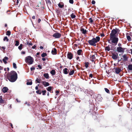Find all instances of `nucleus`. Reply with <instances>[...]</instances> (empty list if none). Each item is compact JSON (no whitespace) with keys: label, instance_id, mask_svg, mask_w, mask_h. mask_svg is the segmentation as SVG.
<instances>
[{"label":"nucleus","instance_id":"obj_15","mask_svg":"<svg viewBox=\"0 0 132 132\" xmlns=\"http://www.w3.org/2000/svg\"><path fill=\"white\" fill-rule=\"evenodd\" d=\"M96 99L98 101H101L102 99V98L101 96V95L98 94L97 95V96L96 98Z\"/></svg>","mask_w":132,"mask_h":132},{"label":"nucleus","instance_id":"obj_55","mask_svg":"<svg viewBox=\"0 0 132 132\" xmlns=\"http://www.w3.org/2000/svg\"><path fill=\"white\" fill-rule=\"evenodd\" d=\"M76 67L78 69H79L80 68H79V65L78 64H77L76 65Z\"/></svg>","mask_w":132,"mask_h":132},{"label":"nucleus","instance_id":"obj_60","mask_svg":"<svg viewBox=\"0 0 132 132\" xmlns=\"http://www.w3.org/2000/svg\"><path fill=\"white\" fill-rule=\"evenodd\" d=\"M10 125H11V127H12V128H13V125L11 123H10Z\"/></svg>","mask_w":132,"mask_h":132},{"label":"nucleus","instance_id":"obj_45","mask_svg":"<svg viewBox=\"0 0 132 132\" xmlns=\"http://www.w3.org/2000/svg\"><path fill=\"white\" fill-rule=\"evenodd\" d=\"M13 67L15 69H16L17 68L16 64L15 63H13Z\"/></svg>","mask_w":132,"mask_h":132},{"label":"nucleus","instance_id":"obj_23","mask_svg":"<svg viewBox=\"0 0 132 132\" xmlns=\"http://www.w3.org/2000/svg\"><path fill=\"white\" fill-rule=\"evenodd\" d=\"M27 44L28 45V46L29 47L33 45V44L31 43V42L29 41L27 42Z\"/></svg>","mask_w":132,"mask_h":132},{"label":"nucleus","instance_id":"obj_40","mask_svg":"<svg viewBox=\"0 0 132 132\" xmlns=\"http://www.w3.org/2000/svg\"><path fill=\"white\" fill-rule=\"evenodd\" d=\"M6 40V41L8 42L9 41V39L8 38L7 36H5L3 39V40L5 41Z\"/></svg>","mask_w":132,"mask_h":132},{"label":"nucleus","instance_id":"obj_22","mask_svg":"<svg viewBox=\"0 0 132 132\" xmlns=\"http://www.w3.org/2000/svg\"><path fill=\"white\" fill-rule=\"evenodd\" d=\"M58 6L61 8H62L64 7V5L62 2L59 3L58 4Z\"/></svg>","mask_w":132,"mask_h":132},{"label":"nucleus","instance_id":"obj_39","mask_svg":"<svg viewBox=\"0 0 132 132\" xmlns=\"http://www.w3.org/2000/svg\"><path fill=\"white\" fill-rule=\"evenodd\" d=\"M41 79H38L37 78L36 79V82H37L38 83H40V81H41Z\"/></svg>","mask_w":132,"mask_h":132},{"label":"nucleus","instance_id":"obj_58","mask_svg":"<svg viewBox=\"0 0 132 132\" xmlns=\"http://www.w3.org/2000/svg\"><path fill=\"white\" fill-rule=\"evenodd\" d=\"M3 68L1 67V66H0V70H2L3 69Z\"/></svg>","mask_w":132,"mask_h":132},{"label":"nucleus","instance_id":"obj_25","mask_svg":"<svg viewBox=\"0 0 132 132\" xmlns=\"http://www.w3.org/2000/svg\"><path fill=\"white\" fill-rule=\"evenodd\" d=\"M52 88H53V86H49L46 88V89L48 91L50 92Z\"/></svg>","mask_w":132,"mask_h":132},{"label":"nucleus","instance_id":"obj_20","mask_svg":"<svg viewBox=\"0 0 132 132\" xmlns=\"http://www.w3.org/2000/svg\"><path fill=\"white\" fill-rule=\"evenodd\" d=\"M8 90V89L7 87H4L2 89V91L4 93H5L7 92Z\"/></svg>","mask_w":132,"mask_h":132},{"label":"nucleus","instance_id":"obj_61","mask_svg":"<svg viewBox=\"0 0 132 132\" xmlns=\"http://www.w3.org/2000/svg\"><path fill=\"white\" fill-rule=\"evenodd\" d=\"M118 45L119 46V47H120L121 46V44L120 43H119L118 44Z\"/></svg>","mask_w":132,"mask_h":132},{"label":"nucleus","instance_id":"obj_11","mask_svg":"<svg viewBox=\"0 0 132 132\" xmlns=\"http://www.w3.org/2000/svg\"><path fill=\"white\" fill-rule=\"evenodd\" d=\"M121 71V69L119 68H116L115 69V73L117 74H119Z\"/></svg>","mask_w":132,"mask_h":132},{"label":"nucleus","instance_id":"obj_57","mask_svg":"<svg viewBox=\"0 0 132 132\" xmlns=\"http://www.w3.org/2000/svg\"><path fill=\"white\" fill-rule=\"evenodd\" d=\"M39 48L40 49H41L42 50H43L44 49L43 47L42 46H40Z\"/></svg>","mask_w":132,"mask_h":132},{"label":"nucleus","instance_id":"obj_42","mask_svg":"<svg viewBox=\"0 0 132 132\" xmlns=\"http://www.w3.org/2000/svg\"><path fill=\"white\" fill-rule=\"evenodd\" d=\"M36 93L39 94H41V91L39 90H37L36 91Z\"/></svg>","mask_w":132,"mask_h":132},{"label":"nucleus","instance_id":"obj_1","mask_svg":"<svg viewBox=\"0 0 132 132\" xmlns=\"http://www.w3.org/2000/svg\"><path fill=\"white\" fill-rule=\"evenodd\" d=\"M6 77L10 81L14 82L17 78V74L16 72L12 71L7 74Z\"/></svg>","mask_w":132,"mask_h":132},{"label":"nucleus","instance_id":"obj_36","mask_svg":"<svg viewBox=\"0 0 132 132\" xmlns=\"http://www.w3.org/2000/svg\"><path fill=\"white\" fill-rule=\"evenodd\" d=\"M127 38L129 41H130L131 40V38L129 36H127Z\"/></svg>","mask_w":132,"mask_h":132},{"label":"nucleus","instance_id":"obj_27","mask_svg":"<svg viewBox=\"0 0 132 132\" xmlns=\"http://www.w3.org/2000/svg\"><path fill=\"white\" fill-rule=\"evenodd\" d=\"M82 50H79L77 51V54L78 55H81V53H82Z\"/></svg>","mask_w":132,"mask_h":132},{"label":"nucleus","instance_id":"obj_24","mask_svg":"<svg viewBox=\"0 0 132 132\" xmlns=\"http://www.w3.org/2000/svg\"><path fill=\"white\" fill-rule=\"evenodd\" d=\"M127 70L128 71V70H132V64H130L128 65V68L127 69Z\"/></svg>","mask_w":132,"mask_h":132},{"label":"nucleus","instance_id":"obj_35","mask_svg":"<svg viewBox=\"0 0 132 132\" xmlns=\"http://www.w3.org/2000/svg\"><path fill=\"white\" fill-rule=\"evenodd\" d=\"M6 35L9 36L11 35V32L10 31H8L6 32Z\"/></svg>","mask_w":132,"mask_h":132},{"label":"nucleus","instance_id":"obj_32","mask_svg":"<svg viewBox=\"0 0 132 132\" xmlns=\"http://www.w3.org/2000/svg\"><path fill=\"white\" fill-rule=\"evenodd\" d=\"M70 16L71 18L72 19L75 18L76 17V15L73 13H72L71 14Z\"/></svg>","mask_w":132,"mask_h":132},{"label":"nucleus","instance_id":"obj_21","mask_svg":"<svg viewBox=\"0 0 132 132\" xmlns=\"http://www.w3.org/2000/svg\"><path fill=\"white\" fill-rule=\"evenodd\" d=\"M118 55V54L116 55V54H112V58L113 59H116L117 58V56Z\"/></svg>","mask_w":132,"mask_h":132},{"label":"nucleus","instance_id":"obj_46","mask_svg":"<svg viewBox=\"0 0 132 132\" xmlns=\"http://www.w3.org/2000/svg\"><path fill=\"white\" fill-rule=\"evenodd\" d=\"M41 65H40V64H39L38 65V67L39 68V69H41L42 68V66H41Z\"/></svg>","mask_w":132,"mask_h":132},{"label":"nucleus","instance_id":"obj_17","mask_svg":"<svg viewBox=\"0 0 132 132\" xmlns=\"http://www.w3.org/2000/svg\"><path fill=\"white\" fill-rule=\"evenodd\" d=\"M90 59H91V61L92 62H94L96 59L94 55H92V56L90 57Z\"/></svg>","mask_w":132,"mask_h":132},{"label":"nucleus","instance_id":"obj_9","mask_svg":"<svg viewBox=\"0 0 132 132\" xmlns=\"http://www.w3.org/2000/svg\"><path fill=\"white\" fill-rule=\"evenodd\" d=\"M110 50H113L112 48L111 45H109L107 46H106L105 48V50L106 51H109Z\"/></svg>","mask_w":132,"mask_h":132},{"label":"nucleus","instance_id":"obj_62","mask_svg":"<svg viewBox=\"0 0 132 132\" xmlns=\"http://www.w3.org/2000/svg\"><path fill=\"white\" fill-rule=\"evenodd\" d=\"M19 3V0H17L16 2V3L17 5H18V3Z\"/></svg>","mask_w":132,"mask_h":132},{"label":"nucleus","instance_id":"obj_50","mask_svg":"<svg viewBox=\"0 0 132 132\" xmlns=\"http://www.w3.org/2000/svg\"><path fill=\"white\" fill-rule=\"evenodd\" d=\"M1 48L2 49H3L4 50H5V47L4 46H2V47H1V46L0 47V48L1 49Z\"/></svg>","mask_w":132,"mask_h":132},{"label":"nucleus","instance_id":"obj_41","mask_svg":"<svg viewBox=\"0 0 132 132\" xmlns=\"http://www.w3.org/2000/svg\"><path fill=\"white\" fill-rule=\"evenodd\" d=\"M42 95H45V93H46V90H42Z\"/></svg>","mask_w":132,"mask_h":132},{"label":"nucleus","instance_id":"obj_8","mask_svg":"<svg viewBox=\"0 0 132 132\" xmlns=\"http://www.w3.org/2000/svg\"><path fill=\"white\" fill-rule=\"evenodd\" d=\"M47 5L48 8L52 7V3L50 0H45Z\"/></svg>","mask_w":132,"mask_h":132},{"label":"nucleus","instance_id":"obj_64","mask_svg":"<svg viewBox=\"0 0 132 132\" xmlns=\"http://www.w3.org/2000/svg\"><path fill=\"white\" fill-rule=\"evenodd\" d=\"M35 89L36 90H38V86H36L35 87Z\"/></svg>","mask_w":132,"mask_h":132},{"label":"nucleus","instance_id":"obj_16","mask_svg":"<svg viewBox=\"0 0 132 132\" xmlns=\"http://www.w3.org/2000/svg\"><path fill=\"white\" fill-rule=\"evenodd\" d=\"M51 53L53 55H56L57 54V50L56 48L53 49Z\"/></svg>","mask_w":132,"mask_h":132},{"label":"nucleus","instance_id":"obj_38","mask_svg":"<svg viewBox=\"0 0 132 132\" xmlns=\"http://www.w3.org/2000/svg\"><path fill=\"white\" fill-rule=\"evenodd\" d=\"M15 46H17L19 45V42L18 40H16L15 42Z\"/></svg>","mask_w":132,"mask_h":132},{"label":"nucleus","instance_id":"obj_7","mask_svg":"<svg viewBox=\"0 0 132 132\" xmlns=\"http://www.w3.org/2000/svg\"><path fill=\"white\" fill-rule=\"evenodd\" d=\"M125 49V48H122L121 47H118L117 48V52L123 53L124 52Z\"/></svg>","mask_w":132,"mask_h":132},{"label":"nucleus","instance_id":"obj_4","mask_svg":"<svg viewBox=\"0 0 132 132\" xmlns=\"http://www.w3.org/2000/svg\"><path fill=\"white\" fill-rule=\"evenodd\" d=\"M33 58L30 56H28L25 58V61L26 63L29 65L32 64L34 62Z\"/></svg>","mask_w":132,"mask_h":132},{"label":"nucleus","instance_id":"obj_29","mask_svg":"<svg viewBox=\"0 0 132 132\" xmlns=\"http://www.w3.org/2000/svg\"><path fill=\"white\" fill-rule=\"evenodd\" d=\"M30 80H28L26 84L27 85H31L32 84V82L31 80V81L30 82H29Z\"/></svg>","mask_w":132,"mask_h":132},{"label":"nucleus","instance_id":"obj_43","mask_svg":"<svg viewBox=\"0 0 132 132\" xmlns=\"http://www.w3.org/2000/svg\"><path fill=\"white\" fill-rule=\"evenodd\" d=\"M23 46L22 44H20V45L18 47V48L20 50H21L22 49V47Z\"/></svg>","mask_w":132,"mask_h":132},{"label":"nucleus","instance_id":"obj_47","mask_svg":"<svg viewBox=\"0 0 132 132\" xmlns=\"http://www.w3.org/2000/svg\"><path fill=\"white\" fill-rule=\"evenodd\" d=\"M69 2L70 3L72 4L73 3V0H69Z\"/></svg>","mask_w":132,"mask_h":132},{"label":"nucleus","instance_id":"obj_30","mask_svg":"<svg viewBox=\"0 0 132 132\" xmlns=\"http://www.w3.org/2000/svg\"><path fill=\"white\" fill-rule=\"evenodd\" d=\"M50 73L52 75H55L56 73V72L55 70H52L50 72Z\"/></svg>","mask_w":132,"mask_h":132},{"label":"nucleus","instance_id":"obj_59","mask_svg":"<svg viewBox=\"0 0 132 132\" xmlns=\"http://www.w3.org/2000/svg\"><path fill=\"white\" fill-rule=\"evenodd\" d=\"M32 18L33 19H34L35 18V16L34 15L32 17Z\"/></svg>","mask_w":132,"mask_h":132},{"label":"nucleus","instance_id":"obj_3","mask_svg":"<svg viewBox=\"0 0 132 132\" xmlns=\"http://www.w3.org/2000/svg\"><path fill=\"white\" fill-rule=\"evenodd\" d=\"M120 30L119 29L116 28L115 29H113L111 31L110 34V38L111 39L112 38L116 37V34L117 33L118 34L120 32Z\"/></svg>","mask_w":132,"mask_h":132},{"label":"nucleus","instance_id":"obj_37","mask_svg":"<svg viewBox=\"0 0 132 132\" xmlns=\"http://www.w3.org/2000/svg\"><path fill=\"white\" fill-rule=\"evenodd\" d=\"M47 54L46 53H43L41 55V56L42 57H44L46 56H47Z\"/></svg>","mask_w":132,"mask_h":132},{"label":"nucleus","instance_id":"obj_56","mask_svg":"<svg viewBox=\"0 0 132 132\" xmlns=\"http://www.w3.org/2000/svg\"><path fill=\"white\" fill-rule=\"evenodd\" d=\"M36 47V46L35 45H34L32 47V48L33 49H35Z\"/></svg>","mask_w":132,"mask_h":132},{"label":"nucleus","instance_id":"obj_33","mask_svg":"<svg viewBox=\"0 0 132 132\" xmlns=\"http://www.w3.org/2000/svg\"><path fill=\"white\" fill-rule=\"evenodd\" d=\"M74 73V71L73 70H72V71H70L69 73V75L71 76L73 75Z\"/></svg>","mask_w":132,"mask_h":132},{"label":"nucleus","instance_id":"obj_49","mask_svg":"<svg viewBox=\"0 0 132 132\" xmlns=\"http://www.w3.org/2000/svg\"><path fill=\"white\" fill-rule=\"evenodd\" d=\"M93 77V75L91 73L90 74L89 76V78L90 77L92 78ZM89 79H90L89 78Z\"/></svg>","mask_w":132,"mask_h":132},{"label":"nucleus","instance_id":"obj_12","mask_svg":"<svg viewBox=\"0 0 132 132\" xmlns=\"http://www.w3.org/2000/svg\"><path fill=\"white\" fill-rule=\"evenodd\" d=\"M41 83L45 87L49 86L50 85L49 83L48 82L44 81H42Z\"/></svg>","mask_w":132,"mask_h":132},{"label":"nucleus","instance_id":"obj_31","mask_svg":"<svg viewBox=\"0 0 132 132\" xmlns=\"http://www.w3.org/2000/svg\"><path fill=\"white\" fill-rule=\"evenodd\" d=\"M85 67L86 68H87L88 67L89 63L88 62H86L85 63Z\"/></svg>","mask_w":132,"mask_h":132},{"label":"nucleus","instance_id":"obj_18","mask_svg":"<svg viewBox=\"0 0 132 132\" xmlns=\"http://www.w3.org/2000/svg\"><path fill=\"white\" fill-rule=\"evenodd\" d=\"M80 31L82 32V34H86L87 32V31L86 29H85L83 28H82L80 29Z\"/></svg>","mask_w":132,"mask_h":132},{"label":"nucleus","instance_id":"obj_53","mask_svg":"<svg viewBox=\"0 0 132 132\" xmlns=\"http://www.w3.org/2000/svg\"><path fill=\"white\" fill-rule=\"evenodd\" d=\"M41 21V20L40 19V18H39L38 19V21H37L38 23H39Z\"/></svg>","mask_w":132,"mask_h":132},{"label":"nucleus","instance_id":"obj_2","mask_svg":"<svg viewBox=\"0 0 132 132\" xmlns=\"http://www.w3.org/2000/svg\"><path fill=\"white\" fill-rule=\"evenodd\" d=\"M100 40V37L96 36L95 38H93L91 40H89L88 42L90 45L95 46L96 45V43L99 42Z\"/></svg>","mask_w":132,"mask_h":132},{"label":"nucleus","instance_id":"obj_63","mask_svg":"<svg viewBox=\"0 0 132 132\" xmlns=\"http://www.w3.org/2000/svg\"><path fill=\"white\" fill-rule=\"evenodd\" d=\"M42 60L43 61H45L46 60V59L45 58H43L42 59Z\"/></svg>","mask_w":132,"mask_h":132},{"label":"nucleus","instance_id":"obj_6","mask_svg":"<svg viewBox=\"0 0 132 132\" xmlns=\"http://www.w3.org/2000/svg\"><path fill=\"white\" fill-rule=\"evenodd\" d=\"M61 36V34L58 32H56L54 34L53 36L56 38H60Z\"/></svg>","mask_w":132,"mask_h":132},{"label":"nucleus","instance_id":"obj_44","mask_svg":"<svg viewBox=\"0 0 132 132\" xmlns=\"http://www.w3.org/2000/svg\"><path fill=\"white\" fill-rule=\"evenodd\" d=\"M89 23H92L93 22V21L91 18H90L89 19Z\"/></svg>","mask_w":132,"mask_h":132},{"label":"nucleus","instance_id":"obj_51","mask_svg":"<svg viewBox=\"0 0 132 132\" xmlns=\"http://www.w3.org/2000/svg\"><path fill=\"white\" fill-rule=\"evenodd\" d=\"M59 93V90H56L55 93H56V95H57V94Z\"/></svg>","mask_w":132,"mask_h":132},{"label":"nucleus","instance_id":"obj_54","mask_svg":"<svg viewBox=\"0 0 132 132\" xmlns=\"http://www.w3.org/2000/svg\"><path fill=\"white\" fill-rule=\"evenodd\" d=\"M101 36L102 37H104L105 36L104 34L103 33L101 34Z\"/></svg>","mask_w":132,"mask_h":132},{"label":"nucleus","instance_id":"obj_5","mask_svg":"<svg viewBox=\"0 0 132 132\" xmlns=\"http://www.w3.org/2000/svg\"><path fill=\"white\" fill-rule=\"evenodd\" d=\"M110 39L112 40V42L114 43H115V45H116L118 40V39L117 37H114L112 38L111 39Z\"/></svg>","mask_w":132,"mask_h":132},{"label":"nucleus","instance_id":"obj_48","mask_svg":"<svg viewBox=\"0 0 132 132\" xmlns=\"http://www.w3.org/2000/svg\"><path fill=\"white\" fill-rule=\"evenodd\" d=\"M35 69V68L34 67H32L30 68V70L31 71H32L33 70H34Z\"/></svg>","mask_w":132,"mask_h":132},{"label":"nucleus","instance_id":"obj_26","mask_svg":"<svg viewBox=\"0 0 132 132\" xmlns=\"http://www.w3.org/2000/svg\"><path fill=\"white\" fill-rule=\"evenodd\" d=\"M43 76L46 79H49V75L48 73H45L44 74Z\"/></svg>","mask_w":132,"mask_h":132},{"label":"nucleus","instance_id":"obj_19","mask_svg":"<svg viewBox=\"0 0 132 132\" xmlns=\"http://www.w3.org/2000/svg\"><path fill=\"white\" fill-rule=\"evenodd\" d=\"M9 59V58L7 57H5L3 59V62L5 64H6L7 63L6 60H8Z\"/></svg>","mask_w":132,"mask_h":132},{"label":"nucleus","instance_id":"obj_10","mask_svg":"<svg viewBox=\"0 0 132 132\" xmlns=\"http://www.w3.org/2000/svg\"><path fill=\"white\" fill-rule=\"evenodd\" d=\"M67 56L68 59L71 60L73 57V55L71 53L69 52L67 54Z\"/></svg>","mask_w":132,"mask_h":132},{"label":"nucleus","instance_id":"obj_28","mask_svg":"<svg viewBox=\"0 0 132 132\" xmlns=\"http://www.w3.org/2000/svg\"><path fill=\"white\" fill-rule=\"evenodd\" d=\"M4 102V100L2 99V96H0V103L3 104V103Z\"/></svg>","mask_w":132,"mask_h":132},{"label":"nucleus","instance_id":"obj_13","mask_svg":"<svg viewBox=\"0 0 132 132\" xmlns=\"http://www.w3.org/2000/svg\"><path fill=\"white\" fill-rule=\"evenodd\" d=\"M122 57H123V60L124 61H126L128 60V57L126 55L124 54L122 56Z\"/></svg>","mask_w":132,"mask_h":132},{"label":"nucleus","instance_id":"obj_34","mask_svg":"<svg viewBox=\"0 0 132 132\" xmlns=\"http://www.w3.org/2000/svg\"><path fill=\"white\" fill-rule=\"evenodd\" d=\"M104 89L106 92L108 94H110V92L109 89H108V88H104Z\"/></svg>","mask_w":132,"mask_h":132},{"label":"nucleus","instance_id":"obj_52","mask_svg":"<svg viewBox=\"0 0 132 132\" xmlns=\"http://www.w3.org/2000/svg\"><path fill=\"white\" fill-rule=\"evenodd\" d=\"M92 4H95V1H94V0H93L92 1Z\"/></svg>","mask_w":132,"mask_h":132},{"label":"nucleus","instance_id":"obj_14","mask_svg":"<svg viewBox=\"0 0 132 132\" xmlns=\"http://www.w3.org/2000/svg\"><path fill=\"white\" fill-rule=\"evenodd\" d=\"M69 70L67 68H65L63 70V73L65 74H67L68 73Z\"/></svg>","mask_w":132,"mask_h":132}]
</instances>
